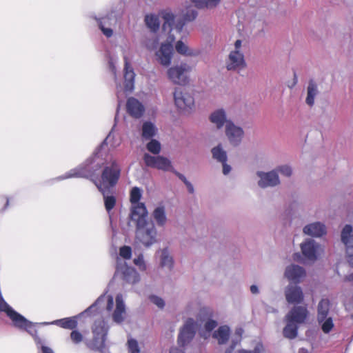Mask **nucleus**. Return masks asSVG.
I'll list each match as a JSON object with an SVG mask.
<instances>
[{
  "instance_id": "obj_27",
  "label": "nucleus",
  "mask_w": 353,
  "mask_h": 353,
  "mask_svg": "<svg viewBox=\"0 0 353 353\" xmlns=\"http://www.w3.org/2000/svg\"><path fill=\"white\" fill-rule=\"evenodd\" d=\"M124 88H134L135 73L128 61V58L124 57Z\"/></svg>"
},
{
  "instance_id": "obj_19",
  "label": "nucleus",
  "mask_w": 353,
  "mask_h": 353,
  "mask_svg": "<svg viewBox=\"0 0 353 353\" xmlns=\"http://www.w3.org/2000/svg\"><path fill=\"white\" fill-rule=\"evenodd\" d=\"M304 234L312 237H321L327 232V229L324 223L320 221H316L305 225L303 228Z\"/></svg>"
},
{
  "instance_id": "obj_13",
  "label": "nucleus",
  "mask_w": 353,
  "mask_h": 353,
  "mask_svg": "<svg viewBox=\"0 0 353 353\" xmlns=\"http://www.w3.org/2000/svg\"><path fill=\"white\" fill-rule=\"evenodd\" d=\"M341 241L345 245L347 260L353 267V228L350 225H345L341 234Z\"/></svg>"
},
{
  "instance_id": "obj_15",
  "label": "nucleus",
  "mask_w": 353,
  "mask_h": 353,
  "mask_svg": "<svg viewBox=\"0 0 353 353\" xmlns=\"http://www.w3.org/2000/svg\"><path fill=\"white\" fill-rule=\"evenodd\" d=\"M320 245L314 240L308 239L301 244V250L303 255L310 261H315L317 259V254Z\"/></svg>"
},
{
  "instance_id": "obj_42",
  "label": "nucleus",
  "mask_w": 353,
  "mask_h": 353,
  "mask_svg": "<svg viewBox=\"0 0 353 353\" xmlns=\"http://www.w3.org/2000/svg\"><path fill=\"white\" fill-rule=\"evenodd\" d=\"M148 141H149L145 145L147 150L149 152L153 154V156L159 154V153L161 151V143L154 138H152V139H149Z\"/></svg>"
},
{
  "instance_id": "obj_39",
  "label": "nucleus",
  "mask_w": 353,
  "mask_h": 353,
  "mask_svg": "<svg viewBox=\"0 0 353 353\" xmlns=\"http://www.w3.org/2000/svg\"><path fill=\"white\" fill-rule=\"evenodd\" d=\"M198 8L212 10L218 6L221 0H191Z\"/></svg>"
},
{
  "instance_id": "obj_61",
  "label": "nucleus",
  "mask_w": 353,
  "mask_h": 353,
  "mask_svg": "<svg viewBox=\"0 0 353 353\" xmlns=\"http://www.w3.org/2000/svg\"><path fill=\"white\" fill-rule=\"evenodd\" d=\"M170 353H185V352L181 348L173 347L170 349Z\"/></svg>"
},
{
  "instance_id": "obj_40",
  "label": "nucleus",
  "mask_w": 353,
  "mask_h": 353,
  "mask_svg": "<svg viewBox=\"0 0 353 353\" xmlns=\"http://www.w3.org/2000/svg\"><path fill=\"white\" fill-rule=\"evenodd\" d=\"M147 27L153 32H157L160 26L159 17L155 14H148L145 17Z\"/></svg>"
},
{
  "instance_id": "obj_14",
  "label": "nucleus",
  "mask_w": 353,
  "mask_h": 353,
  "mask_svg": "<svg viewBox=\"0 0 353 353\" xmlns=\"http://www.w3.org/2000/svg\"><path fill=\"white\" fill-rule=\"evenodd\" d=\"M243 134L244 132L241 127L236 125L232 121L226 123L225 135L231 145H239L242 141Z\"/></svg>"
},
{
  "instance_id": "obj_11",
  "label": "nucleus",
  "mask_w": 353,
  "mask_h": 353,
  "mask_svg": "<svg viewBox=\"0 0 353 353\" xmlns=\"http://www.w3.org/2000/svg\"><path fill=\"white\" fill-rule=\"evenodd\" d=\"M196 322L192 318H189L181 327L178 336L177 342L179 346L184 347L188 345L196 334Z\"/></svg>"
},
{
  "instance_id": "obj_37",
  "label": "nucleus",
  "mask_w": 353,
  "mask_h": 353,
  "mask_svg": "<svg viewBox=\"0 0 353 353\" xmlns=\"http://www.w3.org/2000/svg\"><path fill=\"white\" fill-rule=\"evenodd\" d=\"M286 322L287 324L283 331V336L290 339H295L298 334L299 324L290 320H286Z\"/></svg>"
},
{
  "instance_id": "obj_43",
  "label": "nucleus",
  "mask_w": 353,
  "mask_h": 353,
  "mask_svg": "<svg viewBox=\"0 0 353 353\" xmlns=\"http://www.w3.org/2000/svg\"><path fill=\"white\" fill-rule=\"evenodd\" d=\"M274 170H276L277 174L280 173L281 174L286 177H290L292 174V169L291 166L289 165H281L276 167Z\"/></svg>"
},
{
  "instance_id": "obj_32",
  "label": "nucleus",
  "mask_w": 353,
  "mask_h": 353,
  "mask_svg": "<svg viewBox=\"0 0 353 353\" xmlns=\"http://www.w3.org/2000/svg\"><path fill=\"white\" fill-rule=\"evenodd\" d=\"M230 329L228 325L220 326L212 334L219 345L225 344L230 338Z\"/></svg>"
},
{
  "instance_id": "obj_46",
  "label": "nucleus",
  "mask_w": 353,
  "mask_h": 353,
  "mask_svg": "<svg viewBox=\"0 0 353 353\" xmlns=\"http://www.w3.org/2000/svg\"><path fill=\"white\" fill-rule=\"evenodd\" d=\"M70 336L71 341L74 344H79L83 339V335L78 330H72V332L70 333Z\"/></svg>"
},
{
  "instance_id": "obj_23",
  "label": "nucleus",
  "mask_w": 353,
  "mask_h": 353,
  "mask_svg": "<svg viewBox=\"0 0 353 353\" xmlns=\"http://www.w3.org/2000/svg\"><path fill=\"white\" fill-rule=\"evenodd\" d=\"M126 318L125 305L121 294L116 296V307L112 313V320L117 324L122 323Z\"/></svg>"
},
{
  "instance_id": "obj_57",
  "label": "nucleus",
  "mask_w": 353,
  "mask_h": 353,
  "mask_svg": "<svg viewBox=\"0 0 353 353\" xmlns=\"http://www.w3.org/2000/svg\"><path fill=\"white\" fill-rule=\"evenodd\" d=\"M39 345L41 346V353H54L51 348L43 345V342Z\"/></svg>"
},
{
  "instance_id": "obj_29",
  "label": "nucleus",
  "mask_w": 353,
  "mask_h": 353,
  "mask_svg": "<svg viewBox=\"0 0 353 353\" xmlns=\"http://www.w3.org/2000/svg\"><path fill=\"white\" fill-rule=\"evenodd\" d=\"M43 325L53 324L64 329L74 330L77 327V317L72 316L55 320L51 323H43Z\"/></svg>"
},
{
  "instance_id": "obj_55",
  "label": "nucleus",
  "mask_w": 353,
  "mask_h": 353,
  "mask_svg": "<svg viewBox=\"0 0 353 353\" xmlns=\"http://www.w3.org/2000/svg\"><path fill=\"white\" fill-rule=\"evenodd\" d=\"M113 306H114V299H113L112 296L110 295L108 296V303H107V306H106L107 310L108 311L112 310V309L113 308Z\"/></svg>"
},
{
  "instance_id": "obj_41",
  "label": "nucleus",
  "mask_w": 353,
  "mask_h": 353,
  "mask_svg": "<svg viewBox=\"0 0 353 353\" xmlns=\"http://www.w3.org/2000/svg\"><path fill=\"white\" fill-rule=\"evenodd\" d=\"M212 157L217 161L221 163H225L227 161V153L223 149L221 145H218L217 146L213 148L212 149Z\"/></svg>"
},
{
  "instance_id": "obj_53",
  "label": "nucleus",
  "mask_w": 353,
  "mask_h": 353,
  "mask_svg": "<svg viewBox=\"0 0 353 353\" xmlns=\"http://www.w3.org/2000/svg\"><path fill=\"white\" fill-rule=\"evenodd\" d=\"M217 326V322L212 319H208L205 322L204 327L206 331L210 332Z\"/></svg>"
},
{
  "instance_id": "obj_2",
  "label": "nucleus",
  "mask_w": 353,
  "mask_h": 353,
  "mask_svg": "<svg viewBox=\"0 0 353 353\" xmlns=\"http://www.w3.org/2000/svg\"><path fill=\"white\" fill-rule=\"evenodd\" d=\"M108 161V159L101 157V150H97L92 157L87 159L83 165L71 170L65 176H61V179L81 177L90 179L92 181V179L97 178L96 172L102 166L104 167Z\"/></svg>"
},
{
  "instance_id": "obj_51",
  "label": "nucleus",
  "mask_w": 353,
  "mask_h": 353,
  "mask_svg": "<svg viewBox=\"0 0 353 353\" xmlns=\"http://www.w3.org/2000/svg\"><path fill=\"white\" fill-rule=\"evenodd\" d=\"M212 311L208 308H202L199 313V317L201 320L204 321L212 316Z\"/></svg>"
},
{
  "instance_id": "obj_25",
  "label": "nucleus",
  "mask_w": 353,
  "mask_h": 353,
  "mask_svg": "<svg viewBox=\"0 0 353 353\" xmlns=\"http://www.w3.org/2000/svg\"><path fill=\"white\" fill-rule=\"evenodd\" d=\"M209 119L218 130L221 129L224 125L226 128V123L231 121L227 119L226 113L223 109H219L212 112Z\"/></svg>"
},
{
  "instance_id": "obj_34",
  "label": "nucleus",
  "mask_w": 353,
  "mask_h": 353,
  "mask_svg": "<svg viewBox=\"0 0 353 353\" xmlns=\"http://www.w3.org/2000/svg\"><path fill=\"white\" fill-rule=\"evenodd\" d=\"M160 266L171 270L174 266V260L167 248L160 250Z\"/></svg>"
},
{
  "instance_id": "obj_5",
  "label": "nucleus",
  "mask_w": 353,
  "mask_h": 353,
  "mask_svg": "<svg viewBox=\"0 0 353 353\" xmlns=\"http://www.w3.org/2000/svg\"><path fill=\"white\" fill-rule=\"evenodd\" d=\"M245 67V61L242 41L238 39L234 43V49L229 54L226 68L228 70H241Z\"/></svg>"
},
{
  "instance_id": "obj_12",
  "label": "nucleus",
  "mask_w": 353,
  "mask_h": 353,
  "mask_svg": "<svg viewBox=\"0 0 353 353\" xmlns=\"http://www.w3.org/2000/svg\"><path fill=\"white\" fill-rule=\"evenodd\" d=\"M256 174L259 178L257 185L261 188H274L281 184L279 176L274 169L269 172L257 171Z\"/></svg>"
},
{
  "instance_id": "obj_7",
  "label": "nucleus",
  "mask_w": 353,
  "mask_h": 353,
  "mask_svg": "<svg viewBox=\"0 0 353 353\" xmlns=\"http://www.w3.org/2000/svg\"><path fill=\"white\" fill-rule=\"evenodd\" d=\"M330 301L327 299H322L317 306V321L321 325L323 332L329 333L334 327L332 316H329Z\"/></svg>"
},
{
  "instance_id": "obj_48",
  "label": "nucleus",
  "mask_w": 353,
  "mask_h": 353,
  "mask_svg": "<svg viewBox=\"0 0 353 353\" xmlns=\"http://www.w3.org/2000/svg\"><path fill=\"white\" fill-rule=\"evenodd\" d=\"M134 263L139 267L140 270L144 271L147 268L144 261L143 255L142 254H139L137 258L134 259Z\"/></svg>"
},
{
  "instance_id": "obj_54",
  "label": "nucleus",
  "mask_w": 353,
  "mask_h": 353,
  "mask_svg": "<svg viewBox=\"0 0 353 353\" xmlns=\"http://www.w3.org/2000/svg\"><path fill=\"white\" fill-rule=\"evenodd\" d=\"M263 351V345L258 344L253 350H241L238 353H262Z\"/></svg>"
},
{
  "instance_id": "obj_36",
  "label": "nucleus",
  "mask_w": 353,
  "mask_h": 353,
  "mask_svg": "<svg viewBox=\"0 0 353 353\" xmlns=\"http://www.w3.org/2000/svg\"><path fill=\"white\" fill-rule=\"evenodd\" d=\"M106 336L93 335L92 340L88 341L87 346L95 351H102L105 346Z\"/></svg>"
},
{
  "instance_id": "obj_30",
  "label": "nucleus",
  "mask_w": 353,
  "mask_h": 353,
  "mask_svg": "<svg viewBox=\"0 0 353 353\" xmlns=\"http://www.w3.org/2000/svg\"><path fill=\"white\" fill-rule=\"evenodd\" d=\"M175 49L179 54L190 57H198L201 53L199 50L190 48L181 41H178L176 43Z\"/></svg>"
},
{
  "instance_id": "obj_4",
  "label": "nucleus",
  "mask_w": 353,
  "mask_h": 353,
  "mask_svg": "<svg viewBox=\"0 0 353 353\" xmlns=\"http://www.w3.org/2000/svg\"><path fill=\"white\" fill-rule=\"evenodd\" d=\"M120 175L121 168L115 159L110 157L108 163L103 168L101 179L98 178L92 179V181L98 190L100 187L103 190H111L117 185Z\"/></svg>"
},
{
  "instance_id": "obj_1",
  "label": "nucleus",
  "mask_w": 353,
  "mask_h": 353,
  "mask_svg": "<svg viewBox=\"0 0 353 353\" xmlns=\"http://www.w3.org/2000/svg\"><path fill=\"white\" fill-rule=\"evenodd\" d=\"M148 210L145 205L134 208L131 220L136 224V240L145 248H150L158 242L157 230L152 223L148 222Z\"/></svg>"
},
{
  "instance_id": "obj_10",
  "label": "nucleus",
  "mask_w": 353,
  "mask_h": 353,
  "mask_svg": "<svg viewBox=\"0 0 353 353\" xmlns=\"http://www.w3.org/2000/svg\"><path fill=\"white\" fill-rule=\"evenodd\" d=\"M143 160L146 166L162 170L164 172H170L173 170L172 161L167 157L161 155L152 156L149 153H145Z\"/></svg>"
},
{
  "instance_id": "obj_59",
  "label": "nucleus",
  "mask_w": 353,
  "mask_h": 353,
  "mask_svg": "<svg viewBox=\"0 0 353 353\" xmlns=\"http://www.w3.org/2000/svg\"><path fill=\"white\" fill-rule=\"evenodd\" d=\"M238 342L232 341L231 345L225 350V353H232Z\"/></svg>"
},
{
  "instance_id": "obj_47",
  "label": "nucleus",
  "mask_w": 353,
  "mask_h": 353,
  "mask_svg": "<svg viewBox=\"0 0 353 353\" xmlns=\"http://www.w3.org/2000/svg\"><path fill=\"white\" fill-rule=\"evenodd\" d=\"M119 254L125 259H130L132 256V250L129 246L124 245L120 248Z\"/></svg>"
},
{
  "instance_id": "obj_16",
  "label": "nucleus",
  "mask_w": 353,
  "mask_h": 353,
  "mask_svg": "<svg viewBox=\"0 0 353 353\" xmlns=\"http://www.w3.org/2000/svg\"><path fill=\"white\" fill-rule=\"evenodd\" d=\"M99 29L107 37L110 38L113 35V27L117 24V18L112 13L104 17L97 19Z\"/></svg>"
},
{
  "instance_id": "obj_45",
  "label": "nucleus",
  "mask_w": 353,
  "mask_h": 353,
  "mask_svg": "<svg viewBox=\"0 0 353 353\" xmlns=\"http://www.w3.org/2000/svg\"><path fill=\"white\" fill-rule=\"evenodd\" d=\"M128 350L130 353H140V348L137 340L130 339L128 341Z\"/></svg>"
},
{
  "instance_id": "obj_38",
  "label": "nucleus",
  "mask_w": 353,
  "mask_h": 353,
  "mask_svg": "<svg viewBox=\"0 0 353 353\" xmlns=\"http://www.w3.org/2000/svg\"><path fill=\"white\" fill-rule=\"evenodd\" d=\"M93 335L106 336L108 327L103 319L96 320L92 327Z\"/></svg>"
},
{
  "instance_id": "obj_49",
  "label": "nucleus",
  "mask_w": 353,
  "mask_h": 353,
  "mask_svg": "<svg viewBox=\"0 0 353 353\" xmlns=\"http://www.w3.org/2000/svg\"><path fill=\"white\" fill-rule=\"evenodd\" d=\"M105 298V294L101 295L93 304H92L83 312V313L89 314L90 312H91V311L95 310L98 305L104 301Z\"/></svg>"
},
{
  "instance_id": "obj_21",
  "label": "nucleus",
  "mask_w": 353,
  "mask_h": 353,
  "mask_svg": "<svg viewBox=\"0 0 353 353\" xmlns=\"http://www.w3.org/2000/svg\"><path fill=\"white\" fill-rule=\"evenodd\" d=\"M308 314L305 307L294 306L285 316V320H290L298 324L305 322Z\"/></svg>"
},
{
  "instance_id": "obj_60",
  "label": "nucleus",
  "mask_w": 353,
  "mask_h": 353,
  "mask_svg": "<svg viewBox=\"0 0 353 353\" xmlns=\"http://www.w3.org/2000/svg\"><path fill=\"white\" fill-rule=\"evenodd\" d=\"M223 164V173L226 175L231 171V167L230 165H228L225 163H222Z\"/></svg>"
},
{
  "instance_id": "obj_24",
  "label": "nucleus",
  "mask_w": 353,
  "mask_h": 353,
  "mask_svg": "<svg viewBox=\"0 0 353 353\" xmlns=\"http://www.w3.org/2000/svg\"><path fill=\"white\" fill-rule=\"evenodd\" d=\"M22 319L23 320L21 321L18 319L14 325L19 329H23L26 330L30 335L34 337V339L38 345L39 344H41L43 340L37 335V331L34 327V325L32 322L28 321L23 316Z\"/></svg>"
},
{
  "instance_id": "obj_56",
  "label": "nucleus",
  "mask_w": 353,
  "mask_h": 353,
  "mask_svg": "<svg viewBox=\"0 0 353 353\" xmlns=\"http://www.w3.org/2000/svg\"><path fill=\"white\" fill-rule=\"evenodd\" d=\"M170 172L175 174L185 184L187 182H188L186 177L183 174H182L180 172H179L178 171H176L174 168H173V170H171Z\"/></svg>"
},
{
  "instance_id": "obj_26",
  "label": "nucleus",
  "mask_w": 353,
  "mask_h": 353,
  "mask_svg": "<svg viewBox=\"0 0 353 353\" xmlns=\"http://www.w3.org/2000/svg\"><path fill=\"white\" fill-rule=\"evenodd\" d=\"M158 133V128L152 121H146L142 123L141 137L143 141L152 139Z\"/></svg>"
},
{
  "instance_id": "obj_50",
  "label": "nucleus",
  "mask_w": 353,
  "mask_h": 353,
  "mask_svg": "<svg viewBox=\"0 0 353 353\" xmlns=\"http://www.w3.org/2000/svg\"><path fill=\"white\" fill-rule=\"evenodd\" d=\"M150 299L152 303L156 305L158 307L162 309L165 306V301L161 297H159L155 295H152L150 297Z\"/></svg>"
},
{
  "instance_id": "obj_58",
  "label": "nucleus",
  "mask_w": 353,
  "mask_h": 353,
  "mask_svg": "<svg viewBox=\"0 0 353 353\" xmlns=\"http://www.w3.org/2000/svg\"><path fill=\"white\" fill-rule=\"evenodd\" d=\"M108 66L109 69L112 71L113 74L116 72V67L114 63V61L112 58H109L108 59Z\"/></svg>"
},
{
  "instance_id": "obj_8",
  "label": "nucleus",
  "mask_w": 353,
  "mask_h": 353,
  "mask_svg": "<svg viewBox=\"0 0 353 353\" xmlns=\"http://www.w3.org/2000/svg\"><path fill=\"white\" fill-rule=\"evenodd\" d=\"M174 103L177 108L185 113H189L194 105L193 90H174Z\"/></svg>"
},
{
  "instance_id": "obj_28",
  "label": "nucleus",
  "mask_w": 353,
  "mask_h": 353,
  "mask_svg": "<svg viewBox=\"0 0 353 353\" xmlns=\"http://www.w3.org/2000/svg\"><path fill=\"white\" fill-rule=\"evenodd\" d=\"M0 311L5 312L12 320L13 324L19 320H23L22 315L14 311L3 299L0 294Z\"/></svg>"
},
{
  "instance_id": "obj_33",
  "label": "nucleus",
  "mask_w": 353,
  "mask_h": 353,
  "mask_svg": "<svg viewBox=\"0 0 353 353\" xmlns=\"http://www.w3.org/2000/svg\"><path fill=\"white\" fill-rule=\"evenodd\" d=\"M99 191L103 194L105 208L110 214L116 205V196L112 194L109 195L111 193V190H103L100 187Z\"/></svg>"
},
{
  "instance_id": "obj_18",
  "label": "nucleus",
  "mask_w": 353,
  "mask_h": 353,
  "mask_svg": "<svg viewBox=\"0 0 353 353\" xmlns=\"http://www.w3.org/2000/svg\"><path fill=\"white\" fill-rule=\"evenodd\" d=\"M285 295L287 301L292 304H298L303 300V293L299 286L290 284L285 288Z\"/></svg>"
},
{
  "instance_id": "obj_22",
  "label": "nucleus",
  "mask_w": 353,
  "mask_h": 353,
  "mask_svg": "<svg viewBox=\"0 0 353 353\" xmlns=\"http://www.w3.org/2000/svg\"><path fill=\"white\" fill-rule=\"evenodd\" d=\"M126 109L128 113L135 119L141 118L145 112L143 105L134 97H130L128 99Z\"/></svg>"
},
{
  "instance_id": "obj_9",
  "label": "nucleus",
  "mask_w": 353,
  "mask_h": 353,
  "mask_svg": "<svg viewBox=\"0 0 353 353\" xmlns=\"http://www.w3.org/2000/svg\"><path fill=\"white\" fill-rule=\"evenodd\" d=\"M192 68L186 63H181L179 65L170 68L168 70L169 79L176 84L185 85L188 82V73Z\"/></svg>"
},
{
  "instance_id": "obj_3",
  "label": "nucleus",
  "mask_w": 353,
  "mask_h": 353,
  "mask_svg": "<svg viewBox=\"0 0 353 353\" xmlns=\"http://www.w3.org/2000/svg\"><path fill=\"white\" fill-rule=\"evenodd\" d=\"M198 12L192 6H189L180 12V13L174 16L170 12L163 13V30H168L170 32L176 30V32H180L185 23L194 21L197 17Z\"/></svg>"
},
{
  "instance_id": "obj_6",
  "label": "nucleus",
  "mask_w": 353,
  "mask_h": 353,
  "mask_svg": "<svg viewBox=\"0 0 353 353\" xmlns=\"http://www.w3.org/2000/svg\"><path fill=\"white\" fill-rule=\"evenodd\" d=\"M174 40L175 37L170 33L167 40L162 43L159 48L155 52L157 62L164 67H168L171 64L174 54L172 43Z\"/></svg>"
},
{
  "instance_id": "obj_63",
  "label": "nucleus",
  "mask_w": 353,
  "mask_h": 353,
  "mask_svg": "<svg viewBox=\"0 0 353 353\" xmlns=\"http://www.w3.org/2000/svg\"><path fill=\"white\" fill-rule=\"evenodd\" d=\"M185 185H186L188 192L191 194H193L194 192V189L192 184L190 181H188Z\"/></svg>"
},
{
  "instance_id": "obj_31",
  "label": "nucleus",
  "mask_w": 353,
  "mask_h": 353,
  "mask_svg": "<svg viewBox=\"0 0 353 353\" xmlns=\"http://www.w3.org/2000/svg\"><path fill=\"white\" fill-rule=\"evenodd\" d=\"M152 216L159 227H164L168 221L165 208L159 205L152 212Z\"/></svg>"
},
{
  "instance_id": "obj_35",
  "label": "nucleus",
  "mask_w": 353,
  "mask_h": 353,
  "mask_svg": "<svg viewBox=\"0 0 353 353\" xmlns=\"http://www.w3.org/2000/svg\"><path fill=\"white\" fill-rule=\"evenodd\" d=\"M142 196V190L138 187H134L130 191V201L132 203V208L130 212V219H132V214L135 208L140 205H145L143 203H140L139 201Z\"/></svg>"
},
{
  "instance_id": "obj_17",
  "label": "nucleus",
  "mask_w": 353,
  "mask_h": 353,
  "mask_svg": "<svg viewBox=\"0 0 353 353\" xmlns=\"http://www.w3.org/2000/svg\"><path fill=\"white\" fill-rule=\"evenodd\" d=\"M121 272L122 279L128 283L134 284L139 281V273L133 268L128 267L125 263L117 265L116 274Z\"/></svg>"
},
{
  "instance_id": "obj_64",
  "label": "nucleus",
  "mask_w": 353,
  "mask_h": 353,
  "mask_svg": "<svg viewBox=\"0 0 353 353\" xmlns=\"http://www.w3.org/2000/svg\"><path fill=\"white\" fill-rule=\"evenodd\" d=\"M250 292L254 294H256L259 292V288L256 285H252L250 286Z\"/></svg>"
},
{
  "instance_id": "obj_62",
  "label": "nucleus",
  "mask_w": 353,
  "mask_h": 353,
  "mask_svg": "<svg viewBox=\"0 0 353 353\" xmlns=\"http://www.w3.org/2000/svg\"><path fill=\"white\" fill-rule=\"evenodd\" d=\"M318 85L316 84V81L314 79H310L309 81L308 85L307 88H316Z\"/></svg>"
},
{
  "instance_id": "obj_20",
  "label": "nucleus",
  "mask_w": 353,
  "mask_h": 353,
  "mask_svg": "<svg viewBox=\"0 0 353 353\" xmlns=\"http://www.w3.org/2000/svg\"><path fill=\"white\" fill-rule=\"evenodd\" d=\"M285 276L289 281L298 283L305 276V271L303 268L293 264L286 268Z\"/></svg>"
},
{
  "instance_id": "obj_52",
  "label": "nucleus",
  "mask_w": 353,
  "mask_h": 353,
  "mask_svg": "<svg viewBox=\"0 0 353 353\" xmlns=\"http://www.w3.org/2000/svg\"><path fill=\"white\" fill-rule=\"evenodd\" d=\"M158 43L159 39L157 38H154L148 39L145 43V46L148 50H153L157 48Z\"/></svg>"
},
{
  "instance_id": "obj_44",
  "label": "nucleus",
  "mask_w": 353,
  "mask_h": 353,
  "mask_svg": "<svg viewBox=\"0 0 353 353\" xmlns=\"http://www.w3.org/2000/svg\"><path fill=\"white\" fill-rule=\"evenodd\" d=\"M318 90H307L305 102L309 106L312 107L314 104V99L318 95Z\"/></svg>"
}]
</instances>
